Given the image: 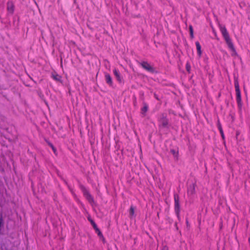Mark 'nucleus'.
I'll return each instance as SVG.
<instances>
[{
	"mask_svg": "<svg viewBox=\"0 0 250 250\" xmlns=\"http://www.w3.org/2000/svg\"><path fill=\"white\" fill-rule=\"evenodd\" d=\"M174 210L177 215H179L180 212V203L179 198L177 194L174 195Z\"/></svg>",
	"mask_w": 250,
	"mask_h": 250,
	"instance_id": "nucleus-6",
	"label": "nucleus"
},
{
	"mask_svg": "<svg viewBox=\"0 0 250 250\" xmlns=\"http://www.w3.org/2000/svg\"><path fill=\"white\" fill-rule=\"evenodd\" d=\"M2 222H3L2 219L1 217H0V227L2 225Z\"/></svg>",
	"mask_w": 250,
	"mask_h": 250,
	"instance_id": "nucleus-20",
	"label": "nucleus"
},
{
	"mask_svg": "<svg viewBox=\"0 0 250 250\" xmlns=\"http://www.w3.org/2000/svg\"><path fill=\"white\" fill-rule=\"evenodd\" d=\"M186 69L188 72H190V66L188 63L186 64Z\"/></svg>",
	"mask_w": 250,
	"mask_h": 250,
	"instance_id": "nucleus-17",
	"label": "nucleus"
},
{
	"mask_svg": "<svg viewBox=\"0 0 250 250\" xmlns=\"http://www.w3.org/2000/svg\"><path fill=\"white\" fill-rule=\"evenodd\" d=\"M139 64L144 69L146 70L148 72L151 73H154L155 70L154 68L152 66H151L149 63L147 62L143 61L142 62H139Z\"/></svg>",
	"mask_w": 250,
	"mask_h": 250,
	"instance_id": "nucleus-3",
	"label": "nucleus"
},
{
	"mask_svg": "<svg viewBox=\"0 0 250 250\" xmlns=\"http://www.w3.org/2000/svg\"><path fill=\"white\" fill-rule=\"evenodd\" d=\"M52 78L55 81L57 82H61V77L57 74H54L52 75Z\"/></svg>",
	"mask_w": 250,
	"mask_h": 250,
	"instance_id": "nucleus-12",
	"label": "nucleus"
},
{
	"mask_svg": "<svg viewBox=\"0 0 250 250\" xmlns=\"http://www.w3.org/2000/svg\"><path fill=\"white\" fill-rule=\"evenodd\" d=\"M159 125L160 127L166 128L167 127L168 124V119L164 115H162V117L159 120Z\"/></svg>",
	"mask_w": 250,
	"mask_h": 250,
	"instance_id": "nucleus-7",
	"label": "nucleus"
},
{
	"mask_svg": "<svg viewBox=\"0 0 250 250\" xmlns=\"http://www.w3.org/2000/svg\"><path fill=\"white\" fill-rule=\"evenodd\" d=\"M82 190L84 197L86 198L88 202L92 205L94 203V200L93 197L84 187H83Z\"/></svg>",
	"mask_w": 250,
	"mask_h": 250,
	"instance_id": "nucleus-5",
	"label": "nucleus"
},
{
	"mask_svg": "<svg viewBox=\"0 0 250 250\" xmlns=\"http://www.w3.org/2000/svg\"><path fill=\"white\" fill-rule=\"evenodd\" d=\"M161 250H168V249L167 246H164Z\"/></svg>",
	"mask_w": 250,
	"mask_h": 250,
	"instance_id": "nucleus-19",
	"label": "nucleus"
},
{
	"mask_svg": "<svg viewBox=\"0 0 250 250\" xmlns=\"http://www.w3.org/2000/svg\"><path fill=\"white\" fill-rule=\"evenodd\" d=\"M88 221L90 222V223L91 224V225H92L93 228L95 229V230H98V228L97 227V226L96 225V224L95 223V222L92 219H91L90 218H88Z\"/></svg>",
	"mask_w": 250,
	"mask_h": 250,
	"instance_id": "nucleus-13",
	"label": "nucleus"
},
{
	"mask_svg": "<svg viewBox=\"0 0 250 250\" xmlns=\"http://www.w3.org/2000/svg\"><path fill=\"white\" fill-rule=\"evenodd\" d=\"M172 152L173 153H174V151L173 150H172Z\"/></svg>",
	"mask_w": 250,
	"mask_h": 250,
	"instance_id": "nucleus-23",
	"label": "nucleus"
},
{
	"mask_svg": "<svg viewBox=\"0 0 250 250\" xmlns=\"http://www.w3.org/2000/svg\"><path fill=\"white\" fill-rule=\"evenodd\" d=\"M220 30L229 48L231 50L234 54H236V52L233 44L226 27L225 26H220Z\"/></svg>",
	"mask_w": 250,
	"mask_h": 250,
	"instance_id": "nucleus-1",
	"label": "nucleus"
},
{
	"mask_svg": "<svg viewBox=\"0 0 250 250\" xmlns=\"http://www.w3.org/2000/svg\"><path fill=\"white\" fill-rule=\"evenodd\" d=\"M15 6L12 0H8L6 3V9L8 15H12L15 11Z\"/></svg>",
	"mask_w": 250,
	"mask_h": 250,
	"instance_id": "nucleus-4",
	"label": "nucleus"
},
{
	"mask_svg": "<svg viewBox=\"0 0 250 250\" xmlns=\"http://www.w3.org/2000/svg\"><path fill=\"white\" fill-rule=\"evenodd\" d=\"M195 45L196 46L198 55L199 57H201L202 55L201 46L199 42L198 41L195 42Z\"/></svg>",
	"mask_w": 250,
	"mask_h": 250,
	"instance_id": "nucleus-10",
	"label": "nucleus"
},
{
	"mask_svg": "<svg viewBox=\"0 0 250 250\" xmlns=\"http://www.w3.org/2000/svg\"><path fill=\"white\" fill-rule=\"evenodd\" d=\"M234 87L236 92V100L238 104V106L239 108H241L242 103L241 100V91L239 88V85L238 82L237 81H234Z\"/></svg>",
	"mask_w": 250,
	"mask_h": 250,
	"instance_id": "nucleus-2",
	"label": "nucleus"
},
{
	"mask_svg": "<svg viewBox=\"0 0 250 250\" xmlns=\"http://www.w3.org/2000/svg\"><path fill=\"white\" fill-rule=\"evenodd\" d=\"M148 110V106L147 104H145L144 106L142 108V111L144 112H146Z\"/></svg>",
	"mask_w": 250,
	"mask_h": 250,
	"instance_id": "nucleus-16",
	"label": "nucleus"
},
{
	"mask_svg": "<svg viewBox=\"0 0 250 250\" xmlns=\"http://www.w3.org/2000/svg\"><path fill=\"white\" fill-rule=\"evenodd\" d=\"M49 145L51 146V148L54 146L52 144H49Z\"/></svg>",
	"mask_w": 250,
	"mask_h": 250,
	"instance_id": "nucleus-22",
	"label": "nucleus"
},
{
	"mask_svg": "<svg viewBox=\"0 0 250 250\" xmlns=\"http://www.w3.org/2000/svg\"><path fill=\"white\" fill-rule=\"evenodd\" d=\"M113 72L116 78L117 81L120 83H122L123 78L121 76L119 71L117 70L116 68H114V70H113Z\"/></svg>",
	"mask_w": 250,
	"mask_h": 250,
	"instance_id": "nucleus-8",
	"label": "nucleus"
},
{
	"mask_svg": "<svg viewBox=\"0 0 250 250\" xmlns=\"http://www.w3.org/2000/svg\"><path fill=\"white\" fill-rule=\"evenodd\" d=\"M105 79L106 83L108 84L110 86H112L113 85L112 79L109 74L107 73H105Z\"/></svg>",
	"mask_w": 250,
	"mask_h": 250,
	"instance_id": "nucleus-9",
	"label": "nucleus"
},
{
	"mask_svg": "<svg viewBox=\"0 0 250 250\" xmlns=\"http://www.w3.org/2000/svg\"><path fill=\"white\" fill-rule=\"evenodd\" d=\"M134 208L132 206H131L130 209H129V214L131 216H132L134 215Z\"/></svg>",
	"mask_w": 250,
	"mask_h": 250,
	"instance_id": "nucleus-15",
	"label": "nucleus"
},
{
	"mask_svg": "<svg viewBox=\"0 0 250 250\" xmlns=\"http://www.w3.org/2000/svg\"><path fill=\"white\" fill-rule=\"evenodd\" d=\"M52 148L53 151L55 152L56 151V148L54 147V146L52 147Z\"/></svg>",
	"mask_w": 250,
	"mask_h": 250,
	"instance_id": "nucleus-21",
	"label": "nucleus"
},
{
	"mask_svg": "<svg viewBox=\"0 0 250 250\" xmlns=\"http://www.w3.org/2000/svg\"><path fill=\"white\" fill-rule=\"evenodd\" d=\"M96 232H97L98 235H102V232L100 230V229H98V230H95Z\"/></svg>",
	"mask_w": 250,
	"mask_h": 250,
	"instance_id": "nucleus-18",
	"label": "nucleus"
},
{
	"mask_svg": "<svg viewBox=\"0 0 250 250\" xmlns=\"http://www.w3.org/2000/svg\"><path fill=\"white\" fill-rule=\"evenodd\" d=\"M189 33H190V36L191 39H193L194 38V35H193V27L191 25L189 26Z\"/></svg>",
	"mask_w": 250,
	"mask_h": 250,
	"instance_id": "nucleus-14",
	"label": "nucleus"
},
{
	"mask_svg": "<svg viewBox=\"0 0 250 250\" xmlns=\"http://www.w3.org/2000/svg\"><path fill=\"white\" fill-rule=\"evenodd\" d=\"M217 127H218V129L219 130V132H220V133L221 134L222 138L223 139H225V135H224V132H223L222 126H221V124H220V123L219 122L218 123Z\"/></svg>",
	"mask_w": 250,
	"mask_h": 250,
	"instance_id": "nucleus-11",
	"label": "nucleus"
}]
</instances>
